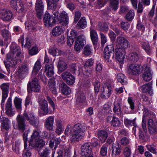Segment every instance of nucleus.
Here are the masks:
<instances>
[{
	"label": "nucleus",
	"mask_w": 157,
	"mask_h": 157,
	"mask_svg": "<svg viewBox=\"0 0 157 157\" xmlns=\"http://www.w3.org/2000/svg\"><path fill=\"white\" fill-rule=\"evenodd\" d=\"M20 48L15 44L11 46L10 52L7 55L8 60L4 62L5 66L8 70H14L16 68L17 60H21L24 58L21 51Z\"/></svg>",
	"instance_id": "nucleus-1"
},
{
	"label": "nucleus",
	"mask_w": 157,
	"mask_h": 157,
	"mask_svg": "<svg viewBox=\"0 0 157 157\" xmlns=\"http://www.w3.org/2000/svg\"><path fill=\"white\" fill-rule=\"evenodd\" d=\"M87 129L84 124L79 123L75 124L73 127L68 125L65 131L66 135L71 134L70 140L72 142H76L82 139L84 137V132Z\"/></svg>",
	"instance_id": "nucleus-2"
},
{
	"label": "nucleus",
	"mask_w": 157,
	"mask_h": 157,
	"mask_svg": "<svg viewBox=\"0 0 157 157\" xmlns=\"http://www.w3.org/2000/svg\"><path fill=\"white\" fill-rule=\"evenodd\" d=\"M116 43L115 52L116 58L119 62L122 63L124 58L125 50L130 47V44L127 39L120 36L117 38Z\"/></svg>",
	"instance_id": "nucleus-3"
},
{
	"label": "nucleus",
	"mask_w": 157,
	"mask_h": 157,
	"mask_svg": "<svg viewBox=\"0 0 157 157\" xmlns=\"http://www.w3.org/2000/svg\"><path fill=\"white\" fill-rule=\"evenodd\" d=\"M40 132L38 130H34L29 142V145L33 147H41L45 144V142L39 138Z\"/></svg>",
	"instance_id": "nucleus-4"
},
{
	"label": "nucleus",
	"mask_w": 157,
	"mask_h": 157,
	"mask_svg": "<svg viewBox=\"0 0 157 157\" xmlns=\"http://www.w3.org/2000/svg\"><path fill=\"white\" fill-rule=\"evenodd\" d=\"M41 88L38 79L36 78H33L32 80L29 81L27 85V90L29 93L32 91L37 92L39 91Z\"/></svg>",
	"instance_id": "nucleus-5"
},
{
	"label": "nucleus",
	"mask_w": 157,
	"mask_h": 157,
	"mask_svg": "<svg viewBox=\"0 0 157 157\" xmlns=\"http://www.w3.org/2000/svg\"><path fill=\"white\" fill-rule=\"evenodd\" d=\"M10 84L9 83H4L0 85V88L2 91V98L1 102V105L3 108L5 100L8 96L9 92Z\"/></svg>",
	"instance_id": "nucleus-6"
},
{
	"label": "nucleus",
	"mask_w": 157,
	"mask_h": 157,
	"mask_svg": "<svg viewBox=\"0 0 157 157\" xmlns=\"http://www.w3.org/2000/svg\"><path fill=\"white\" fill-rule=\"evenodd\" d=\"M92 146L90 143H86L81 147V154L82 157H93L92 152Z\"/></svg>",
	"instance_id": "nucleus-7"
},
{
	"label": "nucleus",
	"mask_w": 157,
	"mask_h": 157,
	"mask_svg": "<svg viewBox=\"0 0 157 157\" xmlns=\"http://www.w3.org/2000/svg\"><path fill=\"white\" fill-rule=\"evenodd\" d=\"M101 96L103 99H107L110 96L111 92L110 85L106 83L104 84L103 88L101 89Z\"/></svg>",
	"instance_id": "nucleus-8"
},
{
	"label": "nucleus",
	"mask_w": 157,
	"mask_h": 157,
	"mask_svg": "<svg viewBox=\"0 0 157 157\" xmlns=\"http://www.w3.org/2000/svg\"><path fill=\"white\" fill-rule=\"evenodd\" d=\"M85 42V36L83 35L78 36L75 42V50L76 51H79L83 47Z\"/></svg>",
	"instance_id": "nucleus-9"
},
{
	"label": "nucleus",
	"mask_w": 157,
	"mask_h": 157,
	"mask_svg": "<svg viewBox=\"0 0 157 157\" xmlns=\"http://www.w3.org/2000/svg\"><path fill=\"white\" fill-rule=\"evenodd\" d=\"M114 51V48L112 45L107 46L105 48L104 52V57L105 60L107 62L111 61V55H112V52Z\"/></svg>",
	"instance_id": "nucleus-10"
},
{
	"label": "nucleus",
	"mask_w": 157,
	"mask_h": 157,
	"mask_svg": "<svg viewBox=\"0 0 157 157\" xmlns=\"http://www.w3.org/2000/svg\"><path fill=\"white\" fill-rule=\"evenodd\" d=\"M0 16L3 21H9L12 17V13L10 10L5 9H0Z\"/></svg>",
	"instance_id": "nucleus-11"
},
{
	"label": "nucleus",
	"mask_w": 157,
	"mask_h": 157,
	"mask_svg": "<svg viewBox=\"0 0 157 157\" xmlns=\"http://www.w3.org/2000/svg\"><path fill=\"white\" fill-rule=\"evenodd\" d=\"M6 113L8 116L12 117L15 114V111L12 109L11 98H8L5 105Z\"/></svg>",
	"instance_id": "nucleus-12"
},
{
	"label": "nucleus",
	"mask_w": 157,
	"mask_h": 157,
	"mask_svg": "<svg viewBox=\"0 0 157 157\" xmlns=\"http://www.w3.org/2000/svg\"><path fill=\"white\" fill-rule=\"evenodd\" d=\"M61 77L68 85H72L75 82V77L68 72L65 71L61 75Z\"/></svg>",
	"instance_id": "nucleus-13"
},
{
	"label": "nucleus",
	"mask_w": 157,
	"mask_h": 157,
	"mask_svg": "<svg viewBox=\"0 0 157 157\" xmlns=\"http://www.w3.org/2000/svg\"><path fill=\"white\" fill-rule=\"evenodd\" d=\"M56 20L48 13H46L44 17V21L45 25L47 27L52 26L54 24Z\"/></svg>",
	"instance_id": "nucleus-14"
},
{
	"label": "nucleus",
	"mask_w": 157,
	"mask_h": 157,
	"mask_svg": "<svg viewBox=\"0 0 157 157\" xmlns=\"http://www.w3.org/2000/svg\"><path fill=\"white\" fill-rule=\"evenodd\" d=\"M44 8L43 3L41 0H37L36 3L35 9L37 15L39 18H41Z\"/></svg>",
	"instance_id": "nucleus-15"
},
{
	"label": "nucleus",
	"mask_w": 157,
	"mask_h": 157,
	"mask_svg": "<svg viewBox=\"0 0 157 157\" xmlns=\"http://www.w3.org/2000/svg\"><path fill=\"white\" fill-rule=\"evenodd\" d=\"M148 126L149 132L151 134L157 133V122L154 121L151 119H149Z\"/></svg>",
	"instance_id": "nucleus-16"
},
{
	"label": "nucleus",
	"mask_w": 157,
	"mask_h": 157,
	"mask_svg": "<svg viewBox=\"0 0 157 157\" xmlns=\"http://www.w3.org/2000/svg\"><path fill=\"white\" fill-rule=\"evenodd\" d=\"M18 68L17 74L20 78L24 76L28 72L29 67L27 64H24L19 66Z\"/></svg>",
	"instance_id": "nucleus-17"
},
{
	"label": "nucleus",
	"mask_w": 157,
	"mask_h": 157,
	"mask_svg": "<svg viewBox=\"0 0 157 157\" xmlns=\"http://www.w3.org/2000/svg\"><path fill=\"white\" fill-rule=\"evenodd\" d=\"M58 19L59 23L63 26H66L68 24V16L67 13L64 11L60 13Z\"/></svg>",
	"instance_id": "nucleus-18"
},
{
	"label": "nucleus",
	"mask_w": 157,
	"mask_h": 157,
	"mask_svg": "<svg viewBox=\"0 0 157 157\" xmlns=\"http://www.w3.org/2000/svg\"><path fill=\"white\" fill-rule=\"evenodd\" d=\"M39 103L40 106V109L42 110V111H40V114L41 116L46 114L48 112L47 102L45 100L43 99L40 100Z\"/></svg>",
	"instance_id": "nucleus-19"
},
{
	"label": "nucleus",
	"mask_w": 157,
	"mask_h": 157,
	"mask_svg": "<svg viewBox=\"0 0 157 157\" xmlns=\"http://www.w3.org/2000/svg\"><path fill=\"white\" fill-rule=\"evenodd\" d=\"M23 118L25 120H28L30 123L33 125H36L37 124V121L35 119L33 114L31 113H24Z\"/></svg>",
	"instance_id": "nucleus-20"
},
{
	"label": "nucleus",
	"mask_w": 157,
	"mask_h": 157,
	"mask_svg": "<svg viewBox=\"0 0 157 157\" xmlns=\"http://www.w3.org/2000/svg\"><path fill=\"white\" fill-rule=\"evenodd\" d=\"M17 123L18 128L20 130L23 131L26 129V125L23 120V118L18 115L17 118Z\"/></svg>",
	"instance_id": "nucleus-21"
},
{
	"label": "nucleus",
	"mask_w": 157,
	"mask_h": 157,
	"mask_svg": "<svg viewBox=\"0 0 157 157\" xmlns=\"http://www.w3.org/2000/svg\"><path fill=\"white\" fill-rule=\"evenodd\" d=\"M121 151V147L118 143L113 144L112 148V155H117L120 154Z\"/></svg>",
	"instance_id": "nucleus-22"
},
{
	"label": "nucleus",
	"mask_w": 157,
	"mask_h": 157,
	"mask_svg": "<svg viewBox=\"0 0 157 157\" xmlns=\"http://www.w3.org/2000/svg\"><path fill=\"white\" fill-rule=\"evenodd\" d=\"M140 89L143 92L148 93L150 95H152L153 94L151 83L149 82L141 86Z\"/></svg>",
	"instance_id": "nucleus-23"
},
{
	"label": "nucleus",
	"mask_w": 157,
	"mask_h": 157,
	"mask_svg": "<svg viewBox=\"0 0 157 157\" xmlns=\"http://www.w3.org/2000/svg\"><path fill=\"white\" fill-rule=\"evenodd\" d=\"M70 35L68 36L67 37V44L68 46H71L73 44L74 39L77 36V33L74 30H72L70 31Z\"/></svg>",
	"instance_id": "nucleus-24"
},
{
	"label": "nucleus",
	"mask_w": 157,
	"mask_h": 157,
	"mask_svg": "<svg viewBox=\"0 0 157 157\" xmlns=\"http://www.w3.org/2000/svg\"><path fill=\"white\" fill-rule=\"evenodd\" d=\"M54 116L48 117L45 122V127L47 129L52 130L53 129V125L54 122Z\"/></svg>",
	"instance_id": "nucleus-25"
},
{
	"label": "nucleus",
	"mask_w": 157,
	"mask_h": 157,
	"mask_svg": "<svg viewBox=\"0 0 157 157\" xmlns=\"http://www.w3.org/2000/svg\"><path fill=\"white\" fill-rule=\"evenodd\" d=\"M127 71L129 74L136 75L137 74V64L136 63L131 64L128 66Z\"/></svg>",
	"instance_id": "nucleus-26"
},
{
	"label": "nucleus",
	"mask_w": 157,
	"mask_h": 157,
	"mask_svg": "<svg viewBox=\"0 0 157 157\" xmlns=\"http://www.w3.org/2000/svg\"><path fill=\"white\" fill-rule=\"evenodd\" d=\"M45 72L49 77L52 76L54 74V67L52 64H46L45 65Z\"/></svg>",
	"instance_id": "nucleus-27"
},
{
	"label": "nucleus",
	"mask_w": 157,
	"mask_h": 157,
	"mask_svg": "<svg viewBox=\"0 0 157 157\" xmlns=\"http://www.w3.org/2000/svg\"><path fill=\"white\" fill-rule=\"evenodd\" d=\"M86 96L84 94L81 92L78 93L76 101L78 104L82 105L86 102Z\"/></svg>",
	"instance_id": "nucleus-28"
},
{
	"label": "nucleus",
	"mask_w": 157,
	"mask_h": 157,
	"mask_svg": "<svg viewBox=\"0 0 157 157\" xmlns=\"http://www.w3.org/2000/svg\"><path fill=\"white\" fill-rule=\"evenodd\" d=\"M149 113L148 110L146 109H145L144 111L143 112L144 116L143 118L142 124V127L144 131L147 130L146 127L147 117L148 118H150L151 117L150 116V115H149Z\"/></svg>",
	"instance_id": "nucleus-29"
},
{
	"label": "nucleus",
	"mask_w": 157,
	"mask_h": 157,
	"mask_svg": "<svg viewBox=\"0 0 157 157\" xmlns=\"http://www.w3.org/2000/svg\"><path fill=\"white\" fill-rule=\"evenodd\" d=\"M98 137L100 141L104 142L108 137L107 132L105 130L99 131L98 133Z\"/></svg>",
	"instance_id": "nucleus-30"
},
{
	"label": "nucleus",
	"mask_w": 157,
	"mask_h": 157,
	"mask_svg": "<svg viewBox=\"0 0 157 157\" xmlns=\"http://www.w3.org/2000/svg\"><path fill=\"white\" fill-rule=\"evenodd\" d=\"M48 86L49 88L52 91V93L56 95L57 93V91L56 87V84L55 79L54 78H52L49 79Z\"/></svg>",
	"instance_id": "nucleus-31"
},
{
	"label": "nucleus",
	"mask_w": 157,
	"mask_h": 157,
	"mask_svg": "<svg viewBox=\"0 0 157 157\" xmlns=\"http://www.w3.org/2000/svg\"><path fill=\"white\" fill-rule=\"evenodd\" d=\"M113 111L114 113L117 116L120 117L122 115V112L121 109V105L119 102L117 101L115 102Z\"/></svg>",
	"instance_id": "nucleus-32"
},
{
	"label": "nucleus",
	"mask_w": 157,
	"mask_h": 157,
	"mask_svg": "<svg viewBox=\"0 0 157 157\" xmlns=\"http://www.w3.org/2000/svg\"><path fill=\"white\" fill-rule=\"evenodd\" d=\"M63 32L62 26H56L52 29V33L53 36H56L60 35Z\"/></svg>",
	"instance_id": "nucleus-33"
},
{
	"label": "nucleus",
	"mask_w": 157,
	"mask_h": 157,
	"mask_svg": "<svg viewBox=\"0 0 157 157\" xmlns=\"http://www.w3.org/2000/svg\"><path fill=\"white\" fill-rule=\"evenodd\" d=\"M56 132L59 135L64 130V128L61 120H58L56 121Z\"/></svg>",
	"instance_id": "nucleus-34"
},
{
	"label": "nucleus",
	"mask_w": 157,
	"mask_h": 157,
	"mask_svg": "<svg viewBox=\"0 0 157 157\" xmlns=\"http://www.w3.org/2000/svg\"><path fill=\"white\" fill-rule=\"evenodd\" d=\"M60 89L62 93L65 95L69 94L71 92L70 88L64 83H63L61 84Z\"/></svg>",
	"instance_id": "nucleus-35"
},
{
	"label": "nucleus",
	"mask_w": 157,
	"mask_h": 157,
	"mask_svg": "<svg viewBox=\"0 0 157 157\" xmlns=\"http://www.w3.org/2000/svg\"><path fill=\"white\" fill-rule=\"evenodd\" d=\"M48 8L49 9L55 10L57 7V2L59 0H46Z\"/></svg>",
	"instance_id": "nucleus-36"
},
{
	"label": "nucleus",
	"mask_w": 157,
	"mask_h": 157,
	"mask_svg": "<svg viewBox=\"0 0 157 157\" xmlns=\"http://www.w3.org/2000/svg\"><path fill=\"white\" fill-rule=\"evenodd\" d=\"M41 67L40 59H38L36 62L33 71L32 75H35L39 71Z\"/></svg>",
	"instance_id": "nucleus-37"
},
{
	"label": "nucleus",
	"mask_w": 157,
	"mask_h": 157,
	"mask_svg": "<svg viewBox=\"0 0 157 157\" xmlns=\"http://www.w3.org/2000/svg\"><path fill=\"white\" fill-rule=\"evenodd\" d=\"M90 36L93 44H94L97 43L98 36L96 32L94 30L90 29Z\"/></svg>",
	"instance_id": "nucleus-38"
},
{
	"label": "nucleus",
	"mask_w": 157,
	"mask_h": 157,
	"mask_svg": "<svg viewBox=\"0 0 157 157\" xmlns=\"http://www.w3.org/2000/svg\"><path fill=\"white\" fill-rule=\"evenodd\" d=\"M0 123H1L2 126L5 129L8 128L9 121L8 118L0 116Z\"/></svg>",
	"instance_id": "nucleus-39"
},
{
	"label": "nucleus",
	"mask_w": 157,
	"mask_h": 157,
	"mask_svg": "<svg viewBox=\"0 0 157 157\" xmlns=\"http://www.w3.org/2000/svg\"><path fill=\"white\" fill-rule=\"evenodd\" d=\"M142 76L144 80L147 82L150 81L152 78V75L150 70L149 69L145 70Z\"/></svg>",
	"instance_id": "nucleus-40"
},
{
	"label": "nucleus",
	"mask_w": 157,
	"mask_h": 157,
	"mask_svg": "<svg viewBox=\"0 0 157 157\" xmlns=\"http://www.w3.org/2000/svg\"><path fill=\"white\" fill-rule=\"evenodd\" d=\"M61 141L60 138H53L51 139L50 141L49 147L50 148H52L54 146L55 144V146L54 148H56L57 145L59 144Z\"/></svg>",
	"instance_id": "nucleus-41"
},
{
	"label": "nucleus",
	"mask_w": 157,
	"mask_h": 157,
	"mask_svg": "<svg viewBox=\"0 0 157 157\" xmlns=\"http://www.w3.org/2000/svg\"><path fill=\"white\" fill-rule=\"evenodd\" d=\"M57 67L59 71L61 72L67 68V64L63 60H59Z\"/></svg>",
	"instance_id": "nucleus-42"
},
{
	"label": "nucleus",
	"mask_w": 157,
	"mask_h": 157,
	"mask_svg": "<svg viewBox=\"0 0 157 157\" xmlns=\"http://www.w3.org/2000/svg\"><path fill=\"white\" fill-rule=\"evenodd\" d=\"M86 22L84 17H82L76 25L78 29H83L86 27Z\"/></svg>",
	"instance_id": "nucleus-43"
},
{
	"label": "nucleus",
	"mask_w": 157,
	"mask_h": 157,
	"mask_svg": "<svg viewBox=\"0 0 157 157\" xmlns=\"http://www.w3.org/2000/svg\"><path fill=\"white\" fill-rule=\"evenodd\" d=\"M14 102L16 109L18 110H21V109L22 100L16 97L14 99Z\"/></svg>",
	"instance_id": "nucleus-44"
},
{
	"label": "nucleus",
	"mask_w": 157,
	"mask_h": 157,
	"mask_svg": "<svg viewBox=\"0 0 157 157\" xmlns=\"http://www.w3.org/2000/svg\"><path fill=\"white\" fill-rule=\"evenodd\" d=\"M2 34L5 41L9 40V42L11 41L10 34L8 30L3 29L2 30Z\"/></svg>",
	"instance_id": "nucleus-45"
},
{
	"label": "nucleus",
	"mask_w": 157,
	"mask_h": 157,
	"mask_svg": "<svg viewBox=\"0 0 157 157\" xmlns=\"http://www.w3.org/2000/svg\"><path fill=\"white\" fill-rule=\"evenodd\" d=\"M117 78L118 81L123 85H124L127 83V78L122 73H120L117 74Z\"/></svg>",
	"instance_id": "nucleus-46"
},
{
	"label": "nucleus",
	"mask_w": 157,
	"mask_h": 157,
	"mask_svg": "<svg viewBox=\"0 0 157 157\" xmlns=\"http://www.w3.org/2000/svg\"><path fill=\"white\" fill-rule=\"evenodd\" d=\"M110 6L114 10L118 8V0H110Z\"/></svg>",
	"instance_id": "nucleus-47"
},
{
	"label": "nucleus",
	"mask_w": 157,
	"mask_h": 157,
	"mask_svg": "<svg viewBox=\"0 0 157 157\" xmlns=\"http://www.w3.org/2000/svg\"><path fill=\"white\" fill-rule=\"evenodd\" d=\"M83 53L87 56L91 54H92V50L90 46L88 45L86 46L84 48Z\"/></svg>",
	"instance_id": "nucleus-48"
},
{
	"label": "nucleus",
	"mask_w": 157,
	"mask_h": 157,
	"mask_svg": "<svg viewBox=\"0 0 157 157\" xmlns=\"http://www.w3.org/2000/svg\"><path fill=\"white\" fill-rule=\"evenodd\" d=\"M14 9L19 13L22 12L24 10V5L21 0Z\"/></svg>",
	"instance_id": "nucleus-49"
},
{
	"label": "nucleus",
	"mask_w": 157,
	"mask_h": 157,
	"mask_svg": "<svg viewBox=\"0 0 157 157\" xmlns=\"http://www.w3.org/2000/svg\"><path fill=\"white\" fill-rule=\"evenodd\" d=\"M111 124L113 126L118 127L120 126L121 122L118 118L115 117Z\"/></svg>",
	"instance_id": "nucleus-50"
},
{
	"label": "nucleus",
	"mask_w": 157,
	"mask_h": 157,
	"mask_svg": "<svg viewBox=\"0 0 157 157\" xmlns=\"http://www.w3.org/2000/svg\"><path fill=\"white\" fill-rule=\"evenodd\" d=\"M134 16V11L132 10H131L126 14V17L128 20L131 21L133 19Z\"/></svg>",
	"instance_id": "nucleus-51"
},
{
	"label": "nucleus",
	"mask_w": 157,
	"mask_h": 157,
	"mask_svg": "<svg viewBox=\"0 0 157 157\" xmlns=\"http://www.w3.org/2000/svg\"><path fill=\"white\" fill-rule=\"evenodd\" d=\"M38 52V48L35 46L33 47L29 51V53L31 56L35 55L37 54Z\"/></svg>",
	"instance_id": "nucleus-52"
},
{
	"label": "nucleus",
	"mask_w": 157,
	"mask_h": 157,
	"mask_svg": "<svg viewBox=\"0 0 157 157\" xmlns=\"http://www.w3.org/2000/svg\"><path fill=\"white\" fill-rule=\"evenodd\" d=\"M20 142L19 140L16 141L14 146L13 147V149L17 154L19 153V148Z\"/></svg>",
	"instance_id": "nucleus-53"
},
{
	"label": "nucleus",
	"mask_w": 157,
	"mask_h": 157,
	"mask_svg": "<svg viewBox=\"0 0 157 157\" xmlns=\"http://www.w3.org/2000/svg\"><path fill=\"white\" fill-rule=\"evenodd\" d=\"M124 155L127 157L129 156L131 154V149L129 147H125L123 151Z\"/></svg>",
	"instance_id": "nucleus-54"
},
{
	"label": "nucleus",
	"mask_w": 157,
	"mask_h": 157,
	"mask_svg": "<svg viewBox=\"0 0 157 157\" xmlns=\"http://www.w3.org/2000/svg\"><path fill=\"white\" fill-rule=\"evenodd\" d=\"M57 51L58 52L59 51V50L58 49L55 48H52L49 49V52L50 54L52 55L53 56H55L56 55H58L59 54V52H57Z\"/></svg>",
	"instance_id": "nucleus-55"
},
{
	"label": "nucleus",
	"mask_w": 157,
	"mask_h": 157,
	"mask_svg": "<svg viewBox=\"0 0 157 157\" xmlns=\"http://www.w3.org/2000/svg\"><path fill=\"white\" fill-rule=\"evenodd\" d=\"M136 120V118H135L133 120L131 121L129 119H126L124 120V122L125 125H131L132 126L135 125L136 123L135 121Z\"/></svg>",
	"instance_id": "nucleus-56"
},
{
	"label": "nucleus",
	"mask_w": 157,
	"mask_h": 157,
	"mask_svg": "<svg viewBox=\"0 0 157 157\" xmlns=\"http://www.w3.org/2000/svg\"><path fill=\"white\" fill-rule=\"evenodd\" d=\"M107 152V147L103 145L100 151L101 155L105 156L106 155Z\"/></svg>",
	"instance_id": "nucleus-57"
},
{
	"label": "nucleus",
	"mask_w": 157,
	"mask_h": 157,
	"mask_svg": "<svg viewBox=\"0 0 157 157\" xmlns=\"http://www.w3.org/2000/svg\"><path fill=\"white\" fill-rule=\"evenodd\" d=\"M25 25L26 29L29 30L33 26H34L35 25V23L31 21H28L25 22Z\"/></svg>",
	"instance_id": "nucleus-58"
},
{
	"label": "nucleus",
	"mask_w": 157,
	"mask_h": 157,
	"mask_svg": "<svg viewBox=\"0 0 157 157\" xmlns=\"http://www.w3.org/2000/svg\"><path fill=\"white\" fill-rule=\"evenodd\" d=\"M147 148L151 152L154 154L156 153L155 148L153 145H147Z\"/></svg>",
	"instance_id": "nucleus-59"
},
{
	"label": "nucleus",
	"mask_w": 157,
	"mask_h": 157,
	"mask_svg": "<svg viewBox=\"0 0 157 157\" xmlns=\"http://www.w3.org/2000/svg\"><path fill=\"white\" fill-rule=\"evenodd\" d=\"M81 16L80 12L78 11L76 12L75 13L74 17V22L76 23L78 20Z\"/></svg>",
	"instance_id": "nucleus-60"
},
{
	"label": "nucleus",
	"mask_w": 157,
	"mask_h": 157,
	"mask_svg": "<svg viewBox=\"0 0 157 157\" xmlns=\"http://www.w3.org/2000/svg\"><path fill=\"white\" fill-rule=\"evenodd\" d=\"M94 86V89L95 91L96 92H98L99 91V88L100 86V82L98 81H95L94 82H93Z\"/></svg>",
	"instance_id": "nucleus-61"
},
{
	"label": "nucleus",
	"mask_w": 157,
	"mask_h": 157,
	"mask_svg": "<svg viewBox=\"0 0 157 157\" xmlns=\"http://www.w3.org/2000/svg\"><path fill=\"white\" fill-rule=\"evenodd\" d=\"M100 35L101 45L102 46H103L105 43L107 42V38L103 33H101Z\"/></svg>",
	"instance_id": "nucleus-62"
},
{
	"label": "nucleus",
	"mask_w": 157,
	"mask_h": 157,
	"mask_svg": "<svg viewBox=\"0 0 157 157\" xmlns=\"http://www.w3.org/2000/svg\"><path fill=\"white\" fill-rule=\"evenodd\" d=\"M121 28L123 30L125 31H126L129 27L130 24L127 22L125 23L124 22H122L121 23Z\"/></svg>",
	"instance_id": "nucleus-63"
},
{
	"label": "nucleus",
	"mask_w": 157,
	"mask_h": 157,
	"mask_svg": "<svg viewBox=\"0 0 157 157\" xmlns=\"http://www.w3.org/2000/svg\"><path fill=\"white\" fill-rule=\"evenodd\" d=\"M129 143V140L125 137L123 138L121 140V143L122 145H126L128 144Z\"/></svg>",
	"instance_id": "nucleus-64"
}]
</instances>
